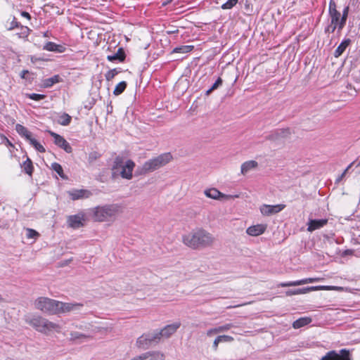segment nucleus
<instances>
[{"instance_id": "f257e3e1", "label": "nucleus", "mask_w": 360, "mask_h": 360, "mask_svg": "<svg viewBox=\"0 0 360 360\" xmlns=\"http://www.w3.org/2000/svg\"><path fill=\"white\" fill-rule=\"evenodd\" d=\"M182 242L193 250H199L212 246L215 242V238L207 230L197 228L183 235Z\"/></svg>"}, {"instance_id": "f03ea898", "label": "nucleus", "mask_w": 360, "mask_h": 360, "mask_svg": "<svg viewBox=\"0 0 360 360\" xmlns=\"http://www.w3.org/2000/svg\"><path fill=\"white\" fill-rule=\"evenodd\" d=\"M124 212V207L120 203L98 205L90 210L94 221L98 222H113Z\"/></svg>"}, {"instance_id": "7ed1b4c3", "label": "nucleus", "mask_w": 360, "mask_h": 360, "mask_svg": "<svg viewBox=\"0 0 360 360\" xmlns=\"http://www.w3.org/2000/svg\"><path fill=\"white\" fill-rule=\"evenodd\" d=\"M24 320L35 330L45 335H51L54 333H60L61 332L62 327L60 324L51 321L39 314H26L24 316Z\"/></svg>"}, {"instance_id": "20e7f679", "label": "nucleus", "mask_w": 360, "mask_h": 360, "mask_svg": "<svg viewBox=\"0 0 360 360\" xmlns=\"http://www.w3.org/2000/svg\"><path fill=\"white\" fill-rule=\"evenodd\" d=\"M135 162L131 160H125L124 158L117 156L115 158L112 167L113 177L120 176L122 179L130 180L133 177Z\"/></svg>"}, {"instance_id": "39448f33", "label": "nucleus", "mask_w": 360, "mask_h": 360, "mask_svg": "<svg viewBox=\"0 0 360 360\" xmlns=\"http://www.w3.org/2000/svg\"><path fill=\"white\" fill-rule=\"evenodd\" d=\"M172 157L170 153H164L155 158L150 159L139 167L137 171L139 174H146L152 172L169 163Z\"/></svg>"}, {"instance_id": "423d86ee", "label": "nucleus", "mask_w": 360, "mask_h": 360, "mask_svg": "<svg viewBox=\"0 0 360 360\" xmlns=\"http://www.w3.org/2000/svg\"><path fill=\"white\" fill-rule=\"evenodd\" d=\"M34 307L36 309L42 313L53 315L57 314L58 300L46 297H39L34 302Z\"/></svg>"}, {"instance_id": "0eeeda50", "label": "nucleus", "mask_w": 360, "mask_h": 360, "mask_svg": "<svg viewBox=\"0 0 360 360\" xmlns=\"http://www.w3.org/2000/svg\"><path fill=\"white\" fill-rule=\"evenodd\" d=\"M206 197L217 200H228L240 198V194L226 195L215 188H207L204 191Z\"/></svg>"}, {"instance_id": "6e6552de", "label": "nucleus", "mask_w": 360, "mask_h": 360, "mask_svg": "<svg viewBox=\"0 0 360 360\" xmlns=\"http://www.w3.org/2000/svg\"><path fill=\"white\" fill-rule=\"evenodd\" d=\"M83 307L80 303H69L58 301V311L57 314L60 313H67L70 311H75L80 310Z\"/></svg>"}, {"instance_id": "1a4fd4ad", "label": "nucleus", "mask_w": 360, "mask_h": 360, "mask_svg": "<svg viewBox=\"0 0 360 360\" xmlns=\"http://www.w3.org/2000/svg\"><path fill=\"white\" fill-rule=\"evenodd\" d=\"M285 207V205L278 204L275 205H263L259 210L262 215L270 216L282 211Z\"/></svg>"}, {"instance_id": "9d476101", "label": "nucleus", "mask_w": 360, "mask_h": 360, "mask_svg": "<svg viewBox=\"0 0 360 360\" xmlns=\"http://www.w3.org/2000/svg\"><path fill=\"white\" fill-rule=\"evenodd\" d=\"M342 356L338 354L335 350L326 353L321 360H350L349 358V352L345 349L340 351Z\"/></svg>"}, {"instance_id": "9b49d317", "label": "nucleus", "mask_w": 360, "mask_h": 360, "mask_svg": "<svg viewBox=\"0 0 360 360\" xmlns=\"http://www.w3.org/2000/svg\"><path fill=\"white\" fill-rule=\"evenodd\" d=\"M49 133L54 139V143L57 146L68 153L72 152V147L63 136L51 131H49Z\"/></svg>"}, {"instance_id": "f8f14e48", "label": "nucleus", "mask_w": 360, "mask_h": 360, "mask_svg": "<svg viewBox=\"0 0 360 360\" xmlns=\"http://www.w3.org/2000/svg\"><path fill=\"white\" fill-rule=\"evenodd\" d=\"M84 214L82 213H79L77 214L70 216L68 219L69 226L73 229H78L84 226Z\"/></svg>"}, {"instance_id": "ddd939ff", "label": "nucleus", "mask_w": 360, "mask_h": 360, "mask_svg": "<svg viewBox=\"0 0 360 360\" xmlns=\"http://www.w3.org/2000/svg\"><path fill=\"white\" fill-rule=\"evenodd\" d=\"M323 278H307L302 280H298L295 281H290L286 283H281L278 285L281 287H291V286H297L301 285L307 283H312L314 282H318L321 281Z\"/></svg>"}, {"instance_id": "4468645a", "label": "nucleus", "mask_w": 360, "mask_h": 360, "mask_svg": "<svg viewBox=\"0 0 360 360\" xmlns=\"http://www.w3.org/2000/svg\"><path fill=\"white\" fill-rule=\"evenodd\" d=\"M329 15L330 18V22L333 24H339L340 21V13L336 8V4L333 0H330L329 2Z\"/></svg>"}, {"instance_id": "2eb2a0df", "label": "nucleus", "mask_w": 360, "mask_h": 360, "mask_svg": "<svg viewBox=\"0 0 360 360\" xmlns=\"http://www.w3.org/2000/svg\"><path fill=\"white\" fill-rule=\"evenodd\" d=\"M328 223V219H310L307 223V231L309 232H313L316 229H319L323 227Z\"/></svg>"}, {"instance_id": "dca6fc26", "label": "nucleus", "mask_w": 360, "mask_h": 360, "mask_svg": "<svg viewBox=\"0 0 360 360\" xmlns=\"http://www.w3.org/2000/svg\"><path fill=\"white\" fill-rule=\"evenodd\" d=\"M180 326V322H175L172 324L167 325L162 330H160L162 337L166 338H169L177 330Z\"/></svg>"}, {"instance_id": "f3484780", "label": "nucleus", "mask_w": 360, "mask_h": 360, "mask_svg": "<svg viewBox=\"0 0 360 360\" xmlns=\"http://www.w3.org/2000/svg\"><path fill=\"white\" fill-rule=\"evenodd\" d=\"M266 229L265 224H257L248 227L246 230V233L252 236H257L262 234Z\"/></svg>"}, {"instance_id": "a211bd4d", "label": "nucleus", "mask_w": 360, "mask_h": 360, "mask_svg": "<svg viewBox=\"0 0 360 360\" xmlns=\"http://www.w3.org/2000/svg\"><path fill=\"white\" fill-rule=\"evenodd\" d=\"M290 134V129H278L273 132L268 136V139L271 141H278L281 139L287 138Z\"/></svg>"}, {"instance_id": "6ab92c4d", "label": "nucleus", "mask_w": 360, "mask_h": 360, "mask_svg": "<svg viewBox=\"0 0 360 360\" xmlns=\"http://www.w3.org/2000/svg\"><path fill=\"white\" fill-rule=\"evenodd\" d=\"M258 163L255 160H248L243 162L240 167V172L243 175L247 174L249 172L256 169Z\"/></svg>"}, {"instance_id": "aec40b11", "label": "nucleus", "mask_w": 360, "mask_h": 360, "mask_svg": "<svg viewBox=\"0 0 360 360\" xmlns=\"http://www.w3.org/2000/svg\"><path fill=\"white\" fill-rule=\"evenodd\" d=\"M91 195V192L88 190H76L70 193L72 200H75L80 198H87Z\"/></svg>"}, {"instance_id": "412c9836", "label": "nucleus", "mask_w": 360, "mask_h": 360, "mask_svg": "<svg viewBox=\"0 0 360 360\" xmlns=\"http://www.w3.org/2000/svg\"><path fill=\"white\" fill-rule=\"evenodd\" d=\"M92 337L79 332L72 331L70 333V340L72 342H84L85 340L91 339Z\"/></svg>"}, {"instance_id": "4be33fe9", "label": "nucleus", "mask_w": 360, "mask_h": 360, "mask_svg": "<svg viewBox=\"0 0 360 360\" xmlns=\"http://www.w3.org/2000/svg\"><path fill=\"white\" fill-rule=\"evenodd\" d=\"M136 345L139 349H147L151 345L148 335L144 334L140 336L137 339Z\"/></svg>"}, {"instance_id": "5701e85b", "label": "nucleus", "mask_w": 360, "mask_h": 360, "mask_svg": "<svg viewBox=\"0 0 360 360\" xmlns=\"http://www.w3.org/2000/svg\"><path fill=\"white\" fill-rule=\"evenodd\" d=\"M313 290H318L317 286H311L296 290H288L285 292V294L287 296H291L294 295L304 294Z\"/></svg>"}, {"instance_id": "b1692460", "label": "nucleus", "mask_w": 360, "mask_h": 360, "mask_svg": "<svg viewBox=\"0 0 360 360\" xmlns=\"http://www.w3.org/2000/svg\"><path fill=\"white\" fill-rule=\"evenodd\" d=\"M233 340V338L231 336L226 335H219L214 340L212 344V348L214 351H217L219 343H222V342H232Z\"/></svg>"}, {"instance_id": "393cba45", "label": "nucleus", "mask_w": 360, "mask_h": 360, "mask_svg": "<svg viewBox=\"0 0 360 360\" xmlns=\"http://www.w3.org/2000/svg\"><path fill=\"white\" fill-rule=\"evenodd\" d=\"M43 49H44V50H46V51H54V52H58V53L63 52L64 49H65L63 46L56 44H55L54 42H52V41L47 42L44 46Z\"/></svg>"}, {"instance_id": "a878e982", "label": "nucleus", "mask_w": 360, "mask_h": 360, "mask_svg": "<svg viewBox=\"0 0 360 360\" xmlns=\"http://www.w3.org/2000/svg\"><path fill=\"white\" fill-rule=\"evenodd\" d=\"M351 40L349 39H345L342 43L337 47L335 51L334 56L338 58L345 51L346 48L349 45Z\"/></svg>"}, {"instance_id": "bb28decb", "label": "nucleus", "mask_w": 360, "mask_h": 360, "mask_svg": "<svg viewBox=\"0 0 360 360\" xmlns=\"http://www.w3.org/2000/svg\"><path fill=\"white\" fill-rule=\"evenodd\" d=\"M15 129L17 132L21 135L22 136L25 137L27 141L29 139H31L32 134L30 131L27 130L26 127L24 126L17 124L15 126Z\"/></svg>"}, {"instance_id": "cd10ccee", "label": "nucleus", "mask_w": 360, "mask_h": 360, "mask_svg": "<svg viewBox=\"0 0 360 360\" xmlns=\"http://www.w3.org/2000/svg\"><path fill=\"white\" fill-rule=\"evenodd\" d=\"M125 58V54L122 48H119L117 52L113 55H110L107 56V59L109 61L119 60L123 61Z\"/></svg>"}, {"instance_id": "c85d7f7f", "label": "nucleus", "mask_w": 360, "mask_h": 360, "mask_svg": "<svg viewBox=\"0 0 360 360\" xmlns=\"http://www.w3.org/2000/svg\"><path fill=\"white\" fill-rule=\"evenodd\" d=\"M311 322V319L310 317H302L295 321L292 323V327L294 328H300L304 326L308 325Z\"/></svg>"}, {"instance_id": "c756f323", "label": "nucleus", "mask_w": 360, "mask_h": 360, "mask_svg": "<svg viewBox=\"0 0 360 360\" xmlns=\"http://www.w3.org/2000/svg\"><path fill=\"white\" fill-rule=\"evenodd\" d=\"M60 82V77L58 75H54L52 77L46 79L44 80L43 85L44 87H51L54 84H56Z\"/></svg>"}, {"instance_id": "7c9ffc66", "label": "nucleus", "mask_w": 360, "mask_h": 360, "mask_svg": "<svg viewBox=\"0 0 360 360\" xmlns=\"http://www.w3.org/2000/svg\"><path fill=\"white\" fill-rule=\"evenodd\" d=\"M22 168L29 175H32L33 171L32 162L30 159L27 158V160L22 163Z\"/></svg>"}, {"instance_id": "2f4dec72", "label": "nucleus", "mask_w": 360, "mask_h": 360, "mask_svg": "<svg viewBox=\"0 0 360 360\" xmlns=\"http://www.w3.org/2000/svg\"><path fill=\"white\" fill-rule=\"evenodd\" d=\"M127 87V83L126 82H121L119 84H117L113 91V94L115 96H118L121 94L126 89Z\"/></svg>"}, {"instance_id": "473e14b6", "label": "nucleus", "mask_w": 360, "mask_h": 360, "mask_svg": "<svg viewBox=\"0 0 360 360\" xmlns=\"http://www.w3.org/2000/svg\"><path fill=\"white\" fill-rule=\"evenodd\" d=\"M193 49V46L184 45L179 47H176L174 50V53H186L191 51Z\"/></svg>"}, {"instance_id": "72a5a7b5", "label": "nucleus", "mask_w": 360, "mask_h": 360, "mask_svg": "<svg viewBox=\"0 0 360 360\" xmlns=\"http://www.w3.org/2000/svg\"><path fill=\"white\" fill-rule=\"evenodd\" d=\"M58 123L63 126H67L71 122V117L66 113H63L59 117Z\"/></svg>"}, {"instance_id": "f704fd0d", "label": "nucleus", "mask_w": 360, "mask_h": 360, "mask_svg": "<svg viewBox=\"0 0 360 360\" xmlns=\"http://www.w3.org/2000/svg\"><path fill=\"white\" fill-rule=\"evenodd\" d=\"M348 12H349V8L348 7L345 8V9L342 12V15L340 21L339 22V30H342V28L344 27V26L346 23L347 18Z\"/></svg>"}, {"instance_id": "c9c22d12", "label": "nucleus", "mask_w": 360, "mask_h": 360, "mask_svg": "<svg viewBox=\"0 0 360 360\" xmlns=\"http://www.w3.org/2000/svg\"><path fill=\"white\" fill-rule=\"evenodd\" d=\"M28 141L34 147V148L40 153H44L45 148L43 146H41L35 139L31 137V139H29Z\"/></svg>"}, {"instance_id": "e433bc0d", "label": "nucleus", "mask_w": 360, "mask_h": 360, "mask_svg": "<svg viewBox=\"0 0 360 360\" xmlns=\"http://www.w3.org/2000/svg\"><path fill=\"white\" fill-rule=\"evenodd\" d=\"M20 32L17 33L20 38H26L30 34L31 30L27 26L20 25Z\"/></svg>"}, {"instance_id": "4c0bfd02", "label": "nucleus", "mask_w": 360, "mask_h": 360, "mask_svg": "<svg viewBox=\"0 0 360 360\" xmlns=\"http://www.w3.org/2000/svg\"><path fill=\"white\" fill-rule=\"evenodd\" d=\"M148 335L149 336L151 343L153 342H158L161 339V338H163L160 330L153 333H148Z\"/></svg>"}, {"instance_id": "58836bf2", "label": "nucleus", "mask_w": 360, "mask_h": 360, "mask_svg": "<svg viewBox=\"0 0 360 360\" xmlns=\"http://www.w3.org/2000/svg\"><path fill=\"white\" fill-rule=\"evenodd\" d=\"M238 0H228L226 3L221 5V8L224 10L231 9L235 6Z\"/></svg>"}, {"instance_id": "ea45409f", "label": "nucleus", "mask_w": 360, "mask_h": 360, "mask_svg": "<svg viewBox=\"0 0 360 360\" xmlns=\"http://www.w3.org/2000/svg\"><path fill=\"white\" fill-rule=\"evenodd\" d=\"M318 290H338L342 291L343 288L339 286H331V285H319L317 286Z\"/></svg>"}, {"instance_id": "a19ab883", "label": "nucleus", "mask_w": 360, "mask_h": 360, "mask_svg": "<svg viewBox=\"0 0 360 360\" xmlns=\"http://www.w3.org/2000/svg\"><path fill=\"white\" fill-rule=\"evenodd\" d=\"M221 84H222V79L220 77H219L216 80V82L212 84L211 88L207 91L206 94L209 95L212 91L217 89Z\"/></svg>"}, {"instance_id": "79ce46f5", "label": "nucleus", "mask_w": 360, "mask_h": 360, "mask_svg": "<svg viewBox=\"0 0 360 360\" xmlns=\"http://www.w3.org/2000/svg\"><path fill=\"white\" fill-rule=\"evenodd\" d=\"M51 167L52 169L58 174V175L63 178V170L60 164L54 162L52 164Z\"/></svg>"}, {"instance_id": "37998d69", "label": "nucleus", "mask_w": 360, "mask_h": 360, "mask_svg": "<svg viewBox=\"0 0 360 360\" xmlns=\"http://www.w3.org/2000/svg\"><path fill=\"white\" fill-rule=\"evenodd\" d=\"M26 231V236L27 238H37L39 236V233L34 229H27Z\"/></svg>"}, {"instance_id": "c03bdc74", "label": "nucleus", "mask_w": 360, "mask_h": 360, "mask_svg": "<svg viewBox=\"0 0 360 360\" xmlns=\"http://www.w3.org/2000/svg\"><path fill=\"white\" fill-rule=\"evenodd\" d=\"M233 327V325L232 323H226L225 325H223V326H221L219 327H216V328H217V332L219 333H223V332L227 331Z\"/></svg>"}, {"instance_id": "a18cd8bd", "label": "nucleus", "mask_w": 360, "mask_h": 360, "mask_svg": "<svg viewBox=\"0 0 360 360\" xmlns=\"http://www.w3.org/2000/svg\"><path fill=\"white\" fill-rule=\"evenodd\" d=\"M118 73V72L117 71L116 69H112V70H110L109 71L107 72V73L105 74V79L108 80V81H110L112 80L115 76Z\"/></svg>"}, {"instance_id": "49530a36", "label": "nucleus", "mask_w": 360, "mask_h": 360, "mask_svg": "<svg viewBox=\"0 0 360 360\" xmlns=\"http://www.w3.org/2000/svg\"><path fill=\"white\" fill-rule=\"evenodd\" d=\"M20 24L16 20L15 18L13 17L12 21L9 23L7 27L8 30H12L16 27H19Z\"/></svg>"}, {"instance_id": "de8ad7c7", "label": "nucleus", "mask_w": 360, "mask_h": 360, "mask_svg": "<svg viewBox=\"0 0 360 360\" xmlns=\"http://www.w3.org/2000/svg\"><path fill=\"white\" fill-rule=\"evenodd\" d=\"M337 28L339 30V24H333L330 22V24L326 28V32L333 33ZM338 31L340 32V30Z\"/></svg>"}, {"instance_id": "09e8293b", "label": "nucleus", "mask_w": 360, "mask_h": 360, "mask_svg": "<svg viewBox=\"0 0 360 360\" xmlns=\"http://www.w3.org/2000/svg\"><path fill=\"white\" fill-rule=\"evenodd\" d=\"M76 328L82 330H89L91 327L90 323L72 324Z\"/></svg>"}, {"instance_id": "8fccbe9b", "label": "nucleus", "mask_w": 360, "mask_h": 360, "mask_svg": "<svg viewBox=\"0 0 360 360\" xmlns=\"http://www.w3.org/2000/svg\"><path fill=\"white\" fill-rule=\"evenodd\" d=\"M27 96L34 101H40L41 99H44L45 98V96L43 94H28Z\"/></svg>"}, {"instance_id": "3c124183", "label": "nucleus", "mask_w": 360, "mask_h": 360, "mask_svg": "<svg viewBox=\"0 0 360 360\" xmlns=\"http://www.w3.org/2000/svg\"><path fill=\"white\" fill-rule=\"evenodd\" d=\"M217 333H219L217 332V328H210V329H209V330L206 332V335H207V336H208V337H212V336H213L214 335L217 334Z\"/></svg>"}, {"instance_id": "603ef678", "label": "nucleus", "mask_w": 360, "mask_h": 360, "mask_svg": "<svg viewBox=\"0 0 360 360\" xmlns=\"http://www.w3.org/2000/svg\"><path fill=\"white\" fill-rule=\"evenodd\" d=\"M353 163H351L345 169V171L342 172V174L337 179L336 181L337 182H339L340 181H341V179L345 176V174H347V172H348V170L351 168L352 165Z\"/></svg>"}, {"instance_id": "864d4df0", "label": "nucleus", "mask_w": 360, "mask_h": 360, "mask_svg": "<svg viewBox=\"0 0 360 360\" xmlns=\"http://www.w3.org/2000/svg\"><path fill=\"white\" fill-rule=\"evenodd\" d=\"M21 15L24 18H26L28 20H30L31 19V16L30 15L29 13L26 12V11H22L21 12Z\"/></svg>"}, {"instance_id": "5fc2aeb1", "label": "nucleus", "mask_w": 360, "mask_h": 360, "mask_svg": "<svg viewBox=\"0 0 360 360\" xmlns=\"http://www.w3.org/2000/svg\"><path fill=\"white\" fill-rule=\"evenodd\" d=\"M29 73L28 70H24L20 73V77L22 79H25V75Z\"/></svg>"}, {"instance_id": "6e6d98bb", "label": "nucleus", "mask_w": 360, "mask_h": 360, "mask_svg": "<svg viewBox=\"0 0 360 360\" xmlns=\"http://www.w3.org/2000/svg\"><path fill=\"white\" fill-rule=\"evenodd\" d=\"M353 250H346L344 252H343V255H352L353 254Z\"/></svg>"}, {"instance_id": "4d7b16f0", "label": "nucleus", "mask_w": 360, "mask_h": 360, "mask_svg": "<svg viewBox=\"0 0 360 360\" xmlns=\"http://www.w3.org/2000/svg\"><path fill=\"white\" fill-rule=\"evenodd\" d=\"M6 302V300L3 297L2 295L0 294V304Z\"/></svg>"}, {"instance_id": "13d9d810", "label": "nucleus", "mask_w": 360, "mask_h": 360, "mask_svg": "<svg viewBox=\"0 0 360 360\" xmlns=\"http://www.w3.org/2000/svg\"><path fill=\"white\" fill-rule=\"evenodd\" d=\"M251 302H248V303H244V304H237V305H235L233 307H241V306H244L245 304H250Z\"/></svg>"}, {"instance_id": "bf43d9fd", "label": "nucleus", "mask_w": 360, "mask_h": 360, "mask_svg": "<svg viewBox=\"0 0 360 360\" xmlns=\"http://www.w3.org/2000/svg\"><path fill=\"white\" fill-rule=\"evenodd\" d=\"M178 32V30H172V31H169L168 32H169V33H175V32Z\"/></svg>"}, {"instance_id": "052dcab7", "label": "nucleus", "mask_w": 360, "mask_h": 360, "mask_svg": "<svg viewBox=\"0 0 360 360\" xmlns=\"http://www.w3.org/2000/svg\"><path fill=\"white\" fill-rule=\"evenodd\" d=\"M178 32V30H172V31H169L168 32H169V33H175V32Z\"/></svg>"}, {"instance_id": "680f3d73", "label": "nucleus", "mask_w": 360, "mask_h": 360, "mask_svg": "<svg viewBox=\"0 0 360 360\" xmlns=\"http://www.w3.org/2000/svg\"><path fill=\"white\" fill-rule=\"evenodd\" d=\"M359 165H360V160H359Z\"/></svg>"}]
</instances>
